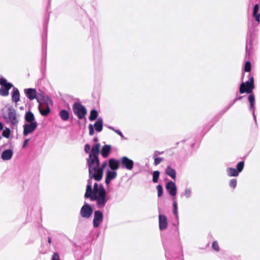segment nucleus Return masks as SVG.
I'll list each match as a JSON object with an SVG mask.
<instances>
[{
	"label": "nucleus",
	"mask_w": 260,
	"mask_h": 260,
	"mask_svg": "<svg viewBox=\"0 0 260 260\" xmlns=\"http://www.w3.org/2000/svg\"><path fill=\"white\" fill-rule=\"evenodd\" d=\"M100 144L93 145L86 159L88 168L89 178L87 180L85 197L90 198L91 200H95L99 208L104 207L107 201L106 192L101 184L93 182V179L100 181L103 176V170L107 166V162H104L99 167L98 155L100 152Z\"/></svg>",
	"instance_id": "nucleus-1"
},
{
	"label": "nucleus",
	"mask_w": 260,
	"mask_h": 260,
	"mask_svg": "<svg viewBox=\"0 0 260 260\" xmlns=\"http://www.w3.org/2000/svg\"><path fill=\"white\" fill-rule=\"evenodd\" d=\"M24 119L25 123L23 125V135L24 136H27L37 128L38 123L36 120L34 114L30 111L25 113Z\"/></svg>",
	"instance_id": "nucleus-2"
},
{
	"label": "nucleus",
	"mask_w": 260,
	"mask_h": 260,
	"mask_svg": "<svg viewBox=\"0 0 260 260\" xmlns=\"http://www.w3.org/2000/svg\"><path fill=\"white\" fill-rule=\"evenodd\" d=\"M37 102L39 104V110L41 114L43 116H46L50 112V108L48 106V104L51 102L50 100L48 97L42 99L38 97L37 98Z\"/></svg>",
	"instance_id": "nucleus-3"
},
{
	"label": "nucleus",
	"mask_w": 260,
	"mask_h": 260,
	"mask_svg": "<svg viewBox=\"0 0 260 260\" xmlns=\"http://www.w3.org/2000/svg\"><path fill=\"white\" fill-rule=\"evenodd\" d=\"M254 88V78L253 77H249V80L246 82H243L240 87V92L243 93L247 92L250 93L252 91V89Z\"/></svg>",
	"instance_id": "nucleus-4"
},
{
	"label": "nucleus",
	"mask_w": 260,
	"mask_h": 260,
	"mask_svg": "<svg viewBox=\"0 0 260 260\" xmlns=\"http://www.w3.org/2000/svg\"><path fill=\"white\" fill-rule=\"evenodd\" d=\"M244 163L243 161L239 162L237 165V169L233 168H228L226 173L229 176L236 177L239 173L241 172L244 168Z\"/></svg>",
	"instance_id": "nucleus-5"
},
{
	"label": "nucleus",
	"mask_w": 260,
	"mask_h": 260,
	"mask_svg": "<svg viewBox=\"0 0 260 260\" xmlns=\"http://www.w3.org/2000/svg\"><path fill=\"white\" fill-rule=\"evenodd\" d=\"M73 109L74 113L79 119H82L87 113L85 107L78 103H76L74 104Z\"/></svg>",
	"instance_id": "nucleus-6"
},
{
	"label": "nucleus",
	"mask_w": 260,
	"mask_h": 260,
	"mask_svg": "<svg viewBox=\"0 0 260 260\" xmlns=\"http://www.w3.org/2000/svg\"><path fill=\"white\" fill-rule=\"evenodd\" d=\"M0 84L2 87L0 89V95L2 96H7L9 95V90L13 86L10 83H8L6 79L4 78L0 79Z\"/></svg>",
	"instance_id": "nucleus-7"
},
{
	"label": "nucleus",
	"mask_w": 260,
	"mask_h": 260,
	"mask_svg": "<svg viewBox=\"0 0 260 260\" xmlns=\"http://www.w3.org/2000/svg\"><path fill=\"white\" fill-rule=\"evenodd\" d=\"M119 163L122 169H125L128 171H131L133 169L134 166L133 160L126 156H122L121 157L119 160Z\"/></svg>",
	"instance_id": "nucleus-8"
},
{
	"label": "nucleus",
	"mask_w": 260,
	"mask_h": 260,
	"mask_svg": "<svg viewBox=\"0 0 260 260\" xmlns=\"http://www.w3.org/2000/svg\"><path fill=\"white\" fill-rule=\"evenodd\" d=\"M26 96L30 100H33L35 99L37 100L38 97L42 99H45V97L43 94L37 95L36 90L34 88H28L24 90Z\"/></svg>",
	"instance_id": "nucleus-9"
},
{
	"label": "nucleus",
	"mask_w": 260,
	"mask_h": 260,
	"mask_svg": "<svg viewBox=\"0 0 260 260\" xmlns=\"http://www.w3.org/2000/svg\"><path fill=\"white\" fill-rule=\"evenodd\" d=\"M92 213V208L88 204H85L81 209L80 214L83 218H89Z\"/></svg>",
	"instance_id": "nucleus-10"
},
{
	"label": "nucleus",
	"mask_w": 260,
	"mask_h": 260,
	"mask_svg": "<svg viewBox=\"0 0 260 260\" xmlns=\"http://www.w3.org/2000/svg\"><path fill=\"white\" fill-rule=\"evenodd\" d=\"M103 219V213L98 210L95 211L94 213V218L93 220V225L94 228H96L100 225Z\"/></svg>",
	"instance_id": "nucleus-11"
},
{
	"label": "nucleus",
	"mask_w": 260,
	"mask_h": 260,
	"mask_svg": "<svg viewBox=\"0 0 260 260\" xmlns=\"http://www.w3.org/2000/svg\"><path fill=\"white\" fill-rule=\"evenodd\" d=\"M166 188L171 196L175 197L176 195L177 187L174 182L173 181L168 182L166 184Z\"/></svg>",
	"instance_id": "nucleus-12"
},
{
	"label": "nucleus",
	"mask_w": 260,
	"mask_h": 260,
	"mask_svg": "<svg viewBox=\"0 0 260 260\" xmlns=\"http://www.w3.org/2000/svg\"><path fill=\"white\" fill-rule=\"evenodd\" d=\"M158 219L159 230L163 231L166 229L168 226L167 217L164 215L159 214L158 216Z\"/></svg>",
	"instance_id": "nucleus-13"
},
{
	"label": "nucleus",
	"mask_w": 260,
	"mask_h": 260,
	"mask_svg": "<svg viewBox=\"0 0 260 260\" xmlns=\"http://www.w3.org/2000/svg\"><path fill=\"white\" fill-rule=\"evenodd\" d=\"M117 173L115 171L108 170L106 172V176L105 182L107 185H108L111 181L115 179L117 177Z\"/></svg>",
	"instance_id": "nucleus-14"
},
{
	"label": "nucleus",
	"mask_w": 260,
	"mask_h": 260,
	"mask_svg": "<svg viewBox=\"0 0 260 260\" xmlns=\"http://www.w3.org/2000/svg\"><path fill=\"white\" fill-rule=\"evenodd\" d=\"M8 118L12 124H16L18 122L16 112L13 109H9Z\"/></svg>",
	"instance_id": "nucleus-15"
},
{
	"label": "nucleus",
	"mask_w": 260,
	"mask_h": 260,
	"mask_svg": "<svg viewBox=\"0 0 260 260\" xmlns=\"http://www.w3.org/2000/svg\"><path fill=\"white\" fill-rule=\"evenodd\" d=\"M13 154V152L12 150L7 149L2 152L1 157L4 160H8L11 159Z\"/></svg>",
	"instance_id": "nucleus-16"
},
{
	"label": "nucleus",
	"mask_w": 260,
	"mask_h": 260,
	"mask_svg": "<svg viewBox=\"0 0 260 260\" xmlns=\"http://www.w3.org/2000/svg\"><path fill=\"white\" fill-rule=\"evenodd\" d=\"M109 167L113 171H116L119 168V161L113 158L109 160Z\"/></svg>",
	"instance_id": "nucleus-17"
},
{
	"label": "nucleus",
	"mask_w": 260,
	"mask_h": 260,
	"mask_svg": "<svg viewBox=\"0 0 260 260\" xmlns=\"http://www.w3.org/2000/svg\"><path fill=\"white\" fill-rule=\"evenodd\" d=\"M259 6L258 4H255L254 6L252 16L255 18V21L258 24L260 23V13H258Z\"/></svg>",
	"instance_id": "nucleus-18"
},
{
	"label": "nucleus",
	"mask_w": 260,
	"mask_h": 260,
	"mask_svg": "<svg viewBox=\"0 0 260 260\" xmlns=\"http://www.w3.org/2000/svg\"><path fill=\"white\" fill-rule=\"evenodd\" d=\"M248 101L250 103V107L249 109L250 111H252V114L254 117V118L255 119V116L254 115V107L255 104V98L253 94H250L248 96Z\"/></svg>",
	"instance_id": "nucleus-19"
},
{
	"label": "nucleus",
	"mask_w": 260,
	"mask_h": 260,
	"mask_svg": "<svg viewBox=\"0 0 260 260\" xmlns=\"http://www.w3.org/2000/svg\"><path fill=\"white\" fill-rule=\"evenodd\" d=\"M111 150V147L109 145H104L101 150V154L104 157L106 158L109 156V154Z\"/></svg>",
	"instance_id": "nucleus-20"
},
{
	"label": "nucleus",
	"mask_w": 260,
	"mask_h": 260,
	"mask_svg": "<svg viewBox=\"0 0 260 260\" xmlns=\"http://www.w3.org/2000/svg\"><path fill=\"white\" fill-rule=\"evenodd\" d=\"M12 101L15 103H17L20 100V94L19 90L16 88H14L12 95Z\"/></svg>",
	"instance_id": "nucleus-21"
},
{
	"label": "nucleus",
	"mask_w": 260,
	"mask_h": 260,
	"mask_svg": "<svg viewBox=\"0 0 260 260\" xmlns=\"http://www.w3.org/2000/svg\"><path fill=\"white\" fill-rule=\"evenodd\" d=\"M166 174L170 176L172 179H175L176 178V171L175 170L170 166H168L165 170Z\"/></svg>",
	"instance_id": "nucleus-22"
},
{
	"label": "nucleus",
	"mask_w": 260,
	"mask_h": 260,
	"mask_svg": "<svg viewBox=\"0 0 260 260\" xmlns=\"http://www.w3.org/2000/svg\"><path fill=\"white\" fill-rule=\"evenodd\" d=\"M94 127L95 130L98 132H100L102 131L103 129V120L101 118H99L95 122L94 125Z\"/></svg>",
	"instance_id": "nucleus-23"
},
{
	"label": "nucleus",
	"mask_w": 260,
	"mask_h": 260,
	"mask_svg": "<svg viewBox=\"0 0 260 260\" xmlns=\"http://www.w3.org/2000/svg\"><path fill=\"white\" fill-rule=\"evenodd\" d=\"M59 115L63 121H67L69 118V113L66 110H61L59 112Z\"/></svg>",
	"instance_id": "nucleus-24"
},
{
	"label": "nucleus",
	"mask_w": 260,
	"mask_h": 260,
	"mask_svg": "<svg viewBox=\"0 0 260 260\" xmlns=\"http://www.w3.org/2000/svg\"><path fill=\"white\" fill-rule=\"evenodd\" d=\"M191 189L189 188H186L184 189V192L181 194V196L185 197L188 199L191 197Z\"/></svg>",
	"instance_id": "nucleus-25"
},
{
	"label": "nucleus",
	"mask_w": 260,
	"mask_h": 260,
	"mask_svg": "<svg viewBox=\"0 0 260 260\" xmlns=\"http://www.w3.org/2000/svg\"><path fill=\"white\" fill-rule=\"evenodd\" d=\"M98 116V113L95 110H92L90 112V116L89 117L90 120L93 121Z\"/></svg>",
	"instance_id": "nucleus-26"
},
{
	"label": "nucleus",
	"mask_w": 260,
	"mask_h": 260,
	"mask_svg": "<svg viewBox=\"0 0 260 260\" xmlns=\"http://www.w3.org/2000/svg\"><path fill=\"white\" fill-rule=\"evenodd\" d=\"M159 176V172L157 171H155L153 173V182L156 183L158 181V179Z\"/></svg>",
	"instance_id": "nucleus-27"
},
{
	"label": "nucleus",
	"mask_w": 260,
	"mask_h": 260,
	"mask_svg": "<svg viewBox=\"0 0 260 260\" xmlns=\"http://www.w3.org/2000/svg\"><path fill=\"white\" fill-rule=\"evenodd\" d=\"M156 188L157 190V196L158 197H160L162 196V194L163 193L162 187L161 185H158L156 186Z\"/></svg>",
	"instance_id": "nucleus-28"
},
{
	"label": "nucleus",
	"mask_w": 260,
	"mask_h": 260,
	"mask_svg": "<svg viewBox=\"0 0 260 260\" xmlns=\"http://www.w3.org/2000/svg\"><path fill=\"white\" fill-rule=\"evenodd\" d=\"M251 63L249 61L246 62L244 66V71L247 72H249L251 70Z\"/></svg>",
	"instance_id": "nucleus-29"
},
{
	"label": "nucleus",
	"mask_w": 260,
	"mask_h": 260,
	"mask_svg": "<svg viewBox=\"0 0 260 260\" xmlns=\"http://www.w3.org/2000/svg\"><path fill=\"white\" fill-rule=\"evenodd\" d=\"M10 131L9 128H6L3 132V136L6 138H9L10 136Z\"/></svg>",
	"instance_id": "nucleus-30"
},
{
	"label": "nucleus",
	"mask_w": 260,
	"mask_h": 260,
	"mask_svg": "<svg viewBox=\"0 0 260 260\" xmlns=\"http://www.w3.org/2000/svg\"><path fill=\"white\" fill-rule=\"evenodd\" d=\"M237 185V180L235 179H232L230 181V186L235 188L236 187Z\"/></svg>",
	"instance_id": "nucleus-31"
},
{
	"label": "nucleus",
	"mask_w": 260,
	"mask_h": 260,
	"mask_svg": "<svg viewBox=\"0 0 260 260\" xmlns=\"http://www.w3.org/2000/svg\"><path fill=\"white\" fill-rule=\"evenodd\" d=\"M212 248L216 251L219 250V247L217 241H214L212 243Z\"/></svg>",
	"instance_id": "nucleus-32"
},
{
	"label": "nucleus",
	"mask_w": 260,
	"mask_h": 260,
	"mask_svg": "<svg viewBox=\"0 0 260 260\" xmlns=\"http://www.w3.org/2000/svg\"><path fill=\"white\" fill-rule=\"evenodd\" d=\"M51 260H60L59 254L56 252L53 253Z\"/></svg>",
	"instance_id": "nucleus-33"
},
{
	"label": "nucleus",
	"mask_w": 260,
	"mask_h": 260,
	"mask_svg": "<svg viewBox=\"0 0 260 260\" xmlns=\"http://www.w3.org/2000/svg\"><path fill=\"white\" fill-rule=\"evenodd\" d=\"M173 208H174L173 212H174V214H175L176 216H177V214H178L177 204L176 201H174V203H173Z\"/></svg>",
	"instance_id": "nucleus-34"
},
{
	"label": "nucleus",
	"mask_w": 260,
	"mask_h": 260,
	"mask_svg": "<svg viewBox=\"0 0 260 260\" xmlns=\"http://www.w3.org/2000/svg\"><path fill=\"white\" fill-rule=\"evenodd\" d=\"M162 160V158L156 157L154 158V165L155 166L158 165Z\"/></svg>",
	"instance_id": "nucleus-35"
},
{
	"label": "nucleus",
	"mask_w": 260,
	"mask_h": 260,
	"mask_svg": "<svg viewBox=\"0 0 260 260\" xmlns=\"http://www.w3.org/2000/svg\"><path fill=\"white\" fill-rule=\"evenodd\" d=\"M89 135L92 136L93 135V133H94V129H93V126L92 124H90L89 125Z\"/></svg>",
	"instance_id": "nucleus-36"
},
{
	"label": "nucleus",
	"mask_w": 260,
	"mask_h": 260,
	"mask_svg": "<svg viewBox=\"0 0 260 260\" xmlns=\"http://www.w3.org/2000/svg\"><path fill=\"white\" fill-rule=\"evenodd\" d=\"M109 128L112 129L113 131H114L115 133H116L118 135H119L121 137L123 138V134H122V133L119 131V130H117V129H114L113 127H109Z\"/></svg>",
	"instance_id": "nucleus-37"
},
{
	"label": "nucleus",
	"mask_w": 260,
	"mask_h": 260,
	"mask_svg": "<svg viewBox=\"0 0 260 260\" xmlns=\"http://www.w3.org/2000/svg\"><path fill=\"white\" fill-rule=\"evenodd\" d=\"M90 150V146L89 144H86L84 147V151L87 153H90L89 151Z\"/></svg>",
	"instance_id": "nucleus-38"
},
{
	"label": "nucleus",
	"mask_w": 260,
	"mask_h": 260,
	"mask_svg": "<svg viewBox=\"0 0 260 260\" xmlns=\"http://www.w3.org/2000/svg\"><path fill=\"white\" fill-rule=\"evenodd\" d=\"M29 141V139H26L24 140L22 146L23 148H25L27 146Z\"/></svg>",
	"instance_id": "nucleus-39"
},
{
	"label": "nucleus",
	"mask_w": 260,
	"mask_h": 260,
	"mask_svg": "<svg viewBox=\"0 0 260 260\" xmlns=\"http://www.w3.org/2000/svg\"><path fill=\"white\" fill-rule=\"evenodd\" d=\"M3 128H4L3 124L2 122H0V130L1 131L3 130Z\"/></svg>",
	"instance_id": "nucleus-40"
},
{
	"label": "nucleus",
	"mask_w": 260,
	"mask_h": 260,
	"mask_svg": "<svg viewBox=\"0 0 260 260\" xmlns=\"http://www.w3.org/2000/svg\"><path fill=\"white\" fill-rule=\"evenodd\" d=\"M162 152H157V151H156V152H155V153H154V155H158V154H162Z\"/></svg>",
	"instance_id": "nucleus-41"
},
{
	"label": "nucleus",
	"mask_w": 260,
	"mask_h": 260,
	"mask_svg": "<svg viewBox=\"0 0 260 260\" xmlns=\"http://www.w3.org/2000/svg\"><path fill=\"white\" fill-rule=\"evenodd\" d=\"M242 97H239L238 99H237V100H240L241 99ZM237 101V99H235L234 100V103H235L236 101Z\"/></svg>",
	"instance_id": "nucleus-42"
},
{
	"label": "nucleus",
	"mask_w": 260,
	"mask_h": 260,
	"mask_svg": "<svg viewBox=\"0 0 260 260\" xmlns=\"http://www.w3.org/2000/svg\"><path fill=\"white\" fill-rule=\"evenodd\" d=\"M48 242H49V243H51V238H48Z\"/></svg>",
	"instance_id": "nucleus-43"
}]
</instances>
